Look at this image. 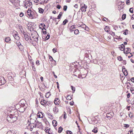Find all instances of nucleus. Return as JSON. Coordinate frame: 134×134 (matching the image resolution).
<instances>
[{
  "instance_id": "nucleus-4",
  "label": "nucleus",
  "mask_w": 134,
  "mask_h": 134,
  "mask_svg": "<svg viewBox=\"0 0 134 134\" xmlns=\"http://www.w3.org/2000/svg\"><path fill=\"white\" fill-rule=\"evenodd\" d=\"M30 14H31L30 15V17H32V19L36 18L38 16L37 13L34 10L31 11V13Z\"/></svg>"
},
{
  "instance_id": "nucleus-27",
  "label": "nucleus",
  "mask_w": 134,
  "mask_h": 134,
  "mask_svg": "<svg viewBox=\"0 0 134 134\" xmlns=\"http://www.w3.org/2000/svg\"><path fill=\"white\" fill-rule=\"evenodd\" d=\"M51 95V93L49 92H48L46 93V98H48Z\"/></svg>"
},
{
  "instance_id": "nucleus-9",
  "label": "nucleus",
  "mask_w": 134,
  "mask_h": 134,
  "mask_svg": "<svg viewBox=\"0 0 134 134\" xmlns=\"http://www.w3.org/2000/svg\"><path fill=\"white\" fill-rule=\"evenodd\" d=\"M35 127H36L40 129L42 127L43 125L41 122H40L37 121L36 123L35 124Z\"/></svg>"
},
{
  "instance_id": "nucleus-45",
  "label": "nucleus",
  "mask_w": 134,
  "mask_h": 134,
  "mask_svg": "<svg viewBox=\"0 0 134 134\" xmlns=\"http://www.w3.org/2000/svg\"><path fill=\"white\" fill-rule=\"evenodd\" d=\"M49 59H50V61H52L53 60L54 61V62H56L55 60H54L53 59L52 57L51 56H50L49 57Z\"/></svg>"
},
{
  "instance_id": "nucleus-3",
  "label": "nucleus",
  "mask_w": 134,
  "mask_h": 134,
  "mask_svg": "<svg viewBox=\"0 0 134 134\" xmlns=\"http://www.w3.org/2000/svg\"><path fill=\"white\" fill-rule=\"evenodd\" d=\"M31 36L34 39L35 41L36 42H37L38 41V38L39 35L37 32H34V34H31Z\"/></svg>"
},
{
  "instance_id": "nucleus-32",
  "label": "nucleus",
  "mask_w": 134,
  "mask_h": 134,
  "mask_svg": "<svg viewBox=\"0 0 134 134\" xmlns=\"http://www.w3.org/2000/svg\"><path fill=\"white\" fill-rule=\"evenodd\" d=\"M68 22V21L67 20L65 19L63 22V25H65Z\"/></svg>"
},
{
  "instance_id": "nucleus-31",
  "label": "nucleus",
  "mask_w": 134,
  "mask_h": 134,
  "mask_svg": "<svg viewBox=\"0 0 134 134\" xmlns=\"http://www.w3.org/2000/svg\"><path fill=\"white\" fill-rule=\"evenodd\" d=\"M6 134H15L14 132V131H9L7 132Z\"/></svg>"
},
{
  "instance_id": "nucleus-64",
  "label": "nucleus",
  "mask_w": 134,
  "mask_h": 134,
  "mask_svg": "<svg viewBox=\"0 0 134 134\" xmlns=\"http://www.w3.org/2000/svg\"><path fill=\"white\" fill-rule=\"evenodd\" d=\"M132 19H134V14L132 15V16L131 17Z\"/></svg>"
},
{
  "instance_id": "nucleus-51",
  "label": "nucleus",
  "mask_w": 134,
  "mask_h": 134,
  "mask_svg": "<svg viewBox=\"0 0 134 134\" xmlns=\"http://www.w3.org/2000/svg\"><path fill=\"white\" fill-rule=\"evenodd\" d=\"M122 72H127V71L126 70V69L125 68H124L122 69Z\"/></svg>"
},
{
  "instance_id": "nucleus-7",
  "label": "nucleus",
  "mask_w": 134,
  "mask_h": 134,
  "mask_svg": "<svg viewBox=\"0 0 134 134\" xmlns=\"http://www.w3.org/2000/svg\"><path fill=\"white\" fill-rule=\"evenodd\" d=\"M0 17L3 18L6 15V12L4 9H1L0 10Z\"/></svg>"
},
{
  "instance_id": "nucleus-25",
  "label": "nucleus",
  "mask_w": 134,
  "mask_h": 134,
  "mask_svg": "<svg viewBox=\"0 0 134 134\" xmlns=\"http://www.w3.org/2000/svg\"><path fill=\"white\" fill-rule=\"evenodd\" d=\"M38 9L39 13L42 14L43 13L44 10L42 8H38Z\"/></svg>"
},
{
  "instance_id": "nucleus-37",
  "label": "nucleus",
  "mask_w": 134,
  "mask_h": 134,
  "mask_svg": "<svg viewBox=\"0 0 134 134\" xmlns=\"http://www.w3.org/2000/svg\"><path fill=\"white\" fill-rule=\"evenodd\" d=\"M126 15L125 14H124L122 17V20H124L126 18Z\"/></svg>"
},
{
  "instance_id": "nucleus-54",
  "label": "nucleus",
  "mask_w": 134,
  "mask_h": 134,
  "mask_svg": "<svg viewBox=\"0 0 134 134\" xmlns=\"http://www.w3.org/2000/svg\"><path fill=\"white\" fill-rule=\"evenodd\" d=\"M39 62H40L39 60H37L36 62V64L37 65H39L40 64V63Z\"/></svg>"
},
{
  "instance_id": "nucleus-22",
  "label": "nucleus",
  "mask_w": 134,
  "mask_h": 134,
  "mask_svg": "<svg viewBox=\"0 0 134 134\" xmlns=\"http://www.w3.org/2000/svg\"><path fill=\"white\" fill-rule=\"evenodd\" d=\"M16 45L19 47V48L22 46L21 45L19 41H16Z\"/></svg>"
},
{
  "instance_id": "nucleus-41",
  "label": "nucleus",
  "mask_w": 134,
  "mask_h": 134,
  "mask_svg": "<svg viewBox=\"0 0 134 134\" xmlns=\"http://www.w3.org/2000/svg\"><path fill=\"white\" fill-rule=\"evenodd\" d=\"M118 59L119 61L122 60V58L121 56H119L118 57Z\"/></svg>"
},
{
  "instance_id": "nucleus-12",
  "label": "nucleus",
  "mask_w": 134,
  "mask_h": 134,
  "mask_svg": "<svg viewBox=\"0 0 134 134\" xmlns=\"http://www.w3.org/2000/svg\"><path fill=\"white\" fill-rule=\"evenodd\" d=\"M41 104L44 107H46L47 103V101L46 100L43 99L40 102Z\"/></svg>"
},
{
  "instance_id": "nucleus-55",
  "label": "nucleus",
  "mask_w": 134,
  "mask_h": 134,
  "mask_svg": "<svg viewBox=\"0 0 134 134\" xmlns=\"http://www.w3.org/2000/svg\"><path fill=\"white\" fill-rule=\"evenodd\" d=\"M53 74L54 75V77L55 78H57V76L55 74V73L54 71H53L52 72Z\"/></svg>"
},
{
  "instance_id": "nucleus-34",
  "label": "nucleus",
  "mask_w": 134,
  "mask_h": 134,
  "mask_svg": "<svg viewBox=\"0 0 134 134\" xmlns=\"http://www.w3.org/2000/svg\"><path fill=\"white\" fill-rule=\"evenodd\" d=\"M48 117L51 119L53 118V117L52 115L50 113L48 114Z\"/></svg>"
},
{
  "instance_id": "nucleus-16",
  "label": "nucleus",
  "mask_w": 134,
  "mask_h": 134,
  "mask_svg": "<svg viewBox=\"0 0 134 134\" xmlns=\"http://www.w3.org/2000/svg\"><path fill=\"white\" fill-rule=\"evenodd\" d=\"M43 116V113L41 112H39L37 114V116L39 118H42Z\"/></svg>"
},
{
  "instance_id": "nucleus-43",
  "label": "nucleus",
  "mask_w": 134,
  "mask_h": 134,
  "mask_svg": "<svg viewBox=\"0 0 134 134\" xmlns=\"http://www.w3.org/2000/svg\"><path fill=\"white\" fill-rule=\"evenodd\" d=\"M133 8H130L129 9V11L131 13H133Z\"/></svg>"
},
{
  "instance_id": "nucleus-42",
  "label": "nucleus",
  "mask_w": 134,
  "mask_h": 134,
  "mask_svg": "<svg viewBox=\"0 0 134 134\" xmlns=\"http://www.w3.org/2000/svg\"><path fill=\"white\" fill-rule=\"evenodd\" d=\"M50 37V35L49 33H48V34H47V36L46 37V40H48Z\"/></svg>"
},
{
  "instance_id": "nucleus-39",
  "label": "nucleus",
  "mask_w": 134,
  "mask_h": 134,
  "mask_svg": "<svg viewBox=\"0 0 134 134\" xmlns=\"http://www.w3.org/2000/svg\"><path fill=\"white\" fill-rule=\"evenodd\" d=\"M71 89L72 90L73 92L74 93L75 91V88L73 86H71Z\"/></svg>"
},
{
  "instance_id": "nucleus-57",
  "label": "nucleus",
  "mask_w": 134,
  "mask_h": 134,
  "mask_svg": "<svg viewBox=\"0 0 134 134\" xmlns=\"http://www.w3.org/2000/svg\"><path fill=\"white\" fill-rule=\"evenodd\" d=\"M118 8L119 9H121L122 8V5H119L118 6Z\"/></svg>"
},
{
  "instance_id": "nucleus-52",
  "label": "nucleus",
  "mask_w": 134,
  "mask_h": 134,
  "mask_svg": "<svg viewBox=\"0 0 134 134\" xmlns=\"http://www.w3.org/2000/svg\"><path fill=\"white\" fill-rule=\"evenodd\" d=\"M42 33L44 34H46L47 33L46 31H43V29H42Z\"/></svg>"
},
{
  "instance_id": "nucleus-56",
  "label": "nucleus",
  "mask_w": 134,
  "mask_h": 134,
  "mask_svg": "<svg viewBox=\"0 0 134 134\" xmlns=\"http://www.w3.org/2000/svg\"><path fill=\"white\" fill-rule=\"evenodd\" d=\"M57 8L58 9H60L61 8V6L59 5H58L57 6Z\"/></svg>"
},
{
  "instance_id": "nucleus-17",
  "label": "nucleus",
  "mask_w": 134,
  "mask_h": 134,
  "mask_svg": "<svg viewBox=\"0 0 134 134\" xmlns=\"http://www.w3.org/2000/svg\"><path fill=\"white\" fill-rule=\"evenodd\" d=\"M23 35L24 36L25 39L26 41H27L29 40V37L28 35L26 34H25L24 33H23Z\"/></svg>"
},
{
  "instance_id": "nucleus-21",
  "label": "nucleus",
  "mask_w": 134,
  "mask_h": 134,
  "mask_svg": "<svg viewBox=\"0 0 134 134\" xmlns=\"http://www.w3.org/2000/svg\"><path fill=\"white\" fill-rule=\"evenodd\" d=\"M75 27L74 25H72L71 26L69 29L70 30V32H73L74 31V29H75Z\"/></svg>"
},
{
  "instance_id": "nucleus-40",
  "label": "nucleus",
  "mask_w": 134,
  "mask_h": 134,
  "mask_svg": "<svg viewBox=\"0 0 134 134\" xmlns=\"http://www.w3.org/2000/svg\"><path fill=\"white\" fill-rule=\"evenodd\" d=\"M128 30L127 29H126L125 31L123 33V34L125 35H126L128 34Z\"/></svg>"
},
{
  "instance_id": "nucleus-38",
  "label": "nucleus",
  "mask_w": 134,
  "mask_h": 134,
  "mask_svg": "<svg viewBox=\"0 0 134 134\" xmlns=\"http://www.w3.org/2000/svg\"><path fill=\"white\" fill-rule=\"evenodd\" d=\"M129 115L130 118H132L133 117V114L131 113V112H130V113L129 114Z\"/></svg>"
},
{
  "instance_id": "nucleus-30",
  "label": "nucleus",
  "mask_w": 134,
  "mask_h": 134,
  "mask_svg": "<svg viewBox=\"0 0 134 134\" xmlns=\"http://www.w3.org/2000/svg\"><path fill=\"white\" fill-rule=\"evenodd\" d=\"M63 14V13L62 12H61L60 13L59 15L58 16L57 19H59L62 15Z\"/></svg>"
},
{
  "instance_id": "nucleus-63",
  "label": "nucleus",
  "mask_w": 134,
  "mask_h": 134,
  "mask_svg": "<svg viewBox=\"0 0 134 134\" xmlns=\"http://www.w3.org/2000/svg\"><path fill=\"white\" fill-rule=\"evenodd\" d=\"M41 25L43 27H44L46 26V25L44 23H42L41 24Z\"/></svg>"
},
{
  "instance_id": "nucleus-11",
  "label": "nucleus",
  "mask_w": 134,
  "mask_h": 134,
  "mask_svg": "<svg viewBox=\"0 0 134 134\" xmlns=\"http://www.w3.org/2000/svg\"><path fill=\"white\" fill-rule=\"evenodd\" d=\"M44 131L48 134H52V130L50 128L47 127L45 129Z\"/></svg>"
},
{
  "instance_id": "nucleus-6",
  "label": "nucleus",
  "mask_w": 134,
  "mask_h": 134,
  "mask_svg": "<svg viewBox=\"0 0 134 134\" xmlns=\"http://www.w3.org/2000/svg\"><path fill=\"white\" fill-rule=\"evenodd\" d=\"M10 1L14 6L16 7H18L17 5H19L20 2L19 0H10Z\"/></svg>"
},
{
  "instance_id": "nucleus-59",
  "label": "nucleus",
  "mask_w": 134,
  "mask_h": 134,
  "mask_svg": "<svg viewBox=\"0 0 134 134\" xmlns=\"http://www.w3.org/2000/svg\"><path fill=\"white\" fill-rule=\"evenodd\" d=\"M130 93H128L127 94V97L128 98L130 97Z\"/></svg>"
},
{
  "instance_id": "nucleus-18",
  "label": "nucleus",
  "mask_w": 134,
  "mask_h": 134,
  "mask_svg": "<svg viewBox=\"0 0 134 134\" xmlns=\"http://www.w3.org/2000/svg\"><path fill=\"white\" fill-rule=\"evenodd\" d=\"M60 100L58 98H56L55 99L54 102L55 104L56 105H58L59 104V102Z\"/></svg>"
},
{
  "instance_id": "nucleus-15",
  "label": "nucleus",
  "mask_w": 134,
  "mask_h": 134,
  "mask_svg": "<svg viewBox=\"0 0 134 134\" xmlns=\"http://www.w3.org/2000/svg\"><path fill=\"white\" fill-rule=\"evenodd\" d=\"M15 32L16 34H15V35H13V36L15 39L19 40L20 39V37L18 35V32L16 31H15Z\"/></svg>"
},
{
  "instance_id": "nucleus-10",
  "label": "nucleus",
  "mask_w": 134,
  "mask_h": 134,
  "mask_svg": "<svg viewBox=\"0 0 134 134\" xmlns=\"http://www.w3.org/2000/svg\"><path fill=\"white\" fill-rule=\"evenodd\" d=\"M6 82V81L3 77H0V86L5 84Z\"/></svg>"
},
{
  "instance_id": "nucleus-23",
  "label": "nucleus",
  "mask_w": 134,
  "mask_h": 134,
  "mask_svg": "<svg viewBox=\"0 0 134 134\" xmlns=\"http://www.w3.org/2000/svg\"><path fill=\"white\" fill-rule=\"evenodd\" d=\"M5 40L6 42H8L10 41L11 39L10 38V37H8L5 38Z\"/></svg>"
},
{
  "instance_id": "nucleus-36",
  "label": "nucleus",
  "mask_w": 134,
  "mask_h": 134,
  "mask_svg": "<svg viewBox=\"0 0 134 134\" xmlns=\"http://www.w3.org/2000/svg\"><path fill=\"white\" fill-rule=\"evenodd\" d=\"M32 10H29V9L27 11V15H29L30 16V13H31V12Z\"/></svg>"
},
{
  "instance_id": "nucleus-26",
  "label": "nucleus",
  "mask_w": 134,
  "mask_h": 134,
  "mask_svg": "<svg viewBox=\"0 0 134 134\" xmlns=\"http://www.w3.org/2000/svg\"><path fill=\"white\" fill-rule=\"evenodd\" d=\"M58 109L56 107H55L54 108H53V111L54 113H57L58 112Z\"/></svg>"
},
{
  "instance_id": "nucleus-29",
  "label": "nucleus",
  "mask_w": 134,
  "mask_h": 134,
  "mask_svg": "<svg viewBox=\"0 0 134 134\" xmlns=\"http://www.w3.org/2000/svg\"><path fill=\"white\" fill-rule=\"evenodd\" d=\"M109 27L108 26H106L104 28V30L105 31L107 32H108L109 30Z\"/></svg>"
},
{
  "instance_id": "nucleus-28",
  "label": "nucleus",
  "mask_w": 134,
  "mask_h": 134,
  "mask_svg": "<svg viewBox=\"0 0 134 134\" xmlns=\"http://www.w3.org/2000/svg\"><path fill=\"white\" fill-rule=\"evenodd\" d=\"M63 129L62 127L60 126V127L59 128L58 130V132L59 133H61L62 131L63 130Z\"/></svg>"
},
{
  "instance_id": "nucleus-24",
  "label": "nucleus",
  "mask_w": 134,
  "mask_h": 134,
  "mask_svg": "<svg viewBox=\"0 0 134 134\" xmlns=\"http://www.w3.org/2000/svg\"><path fill=\"white\" fill-rule=\"evenodd\" d=\"M52 124L54 126H56L57 124V122L55 120H54L53 121Z\"/></svg>"
},
{
  "instance_id": "nucleus-50",
  "label": "nucleus",
  "mask_w": 134,
  "mask_h": 134,
  "mask_svg": "<svg viewBox=\"0 0 134 134\" xmlns=\"http://www.w3.org/2000/svg\"><path fill=\"white\" fill-rule=\"evenodd\" d=\"M130 0H127L126 1V4L127 5H129L130 4Z\"/></svg>"
},
{
  "instance_id": "nucleus-13",
  "label": "nucleus",
  "mask_w": 134,
  "mask_h": 134,
  "mask_svg": "<svg viewBox=\"0 0 134 134\" xmlns=\"http://www.w3.org/2000/svg\"><path fill=\"white\" fill-rule=\"evenodd\" d=\"M24 6L26 8L27 6H28V5L29 3L31 4V2L30 1H24Z\"/></svg>"
},
{
  "instance_id": "nucleus-58",
  "label": "nucleus",
  "mask_w": 134,
  "mask_h": 134,
  "mask_svg": "<svg viewBox=\"0 0 134 134\" xmlns=\"http://www.w3.org/2000/svg\"><path fill=\"white\" fill-rule=\"evenodd\" d=\"M122 63L123 64L125 65L126 63V61L125 60H123Z\"/></svg>"
},
{
  "instance_id": "nucleus-48",
  "label": "nucleus",
  "mask_w": 134,
  "mask_h": 134,
  "mask_svg": "<svg viewBox=\"0 0 134 134\" xmlns=\"http://www.w3.org/2000/svg\"><path fill=\"white\" fill-rule=\"evenodd\" d=\"M66 133L67 134H71L72 132L71 131L68 130L66 131Z\"/></svg>"
},
{
  "instance_id": "nucleus-1",
  "label": "nucleus",
  "mask_w": 134,
  "mask_h": 134,
  "mask_svg": "<svg viewBox=\"0 0 134 134\" xmlns=\"http://www.w3.org/2000/svg\"><path fill=\"white\" fill-rule=\"evenodd\" d=\"M18 116V112L15 114H10L8 116L7 118V120L9 122L13 123L16 121L17 119V117Z\"/></svg>"
},
{
  "instance_id": "nucleus-5",
  "label": "nucleus",
  "mask_w": 134,
  "mask_h": 134,
  "mask_svg": "<svg viewBox=\"0 0 134 134\" xmlns=\"http://www.w3.org/2000/svg\"><path fill=\"white\" fill-rule=\"evenodd\" d=\"M81 8L80 10H81L82 12H85L86 9L87 8V6L83 3H82L80 4Z\"/></svg>"
},
{
  "instance_id": "nucleus-33",
  "label": "nucleus",
  "mask_w": 134,
  "mask_h": 134,
  "mask_svg": "<svg viewBox=\"0 0 134 134\" xmlns=\"http://www.w3.org/2000/svg\"><path fill=\"white\" fill-rule=\"evenodd\" d=\"M66 98L67 100H70L71 99L70 96L69 95H68Z\"/></svg>"
},
{
  "instance_id": "nucleus-19",
  "label": "nucleus",
  "mask_w": 134,
  "mask_h": 134,
  "mask_svg": "<svg viewBox=\"0 0 134 134\" xmlns=\"http://www.w3.org/2000/svg\"><path fill=\"white\" fill-rule=\"evenodd\" d=\"M125 45L124 44H122L121 46V47H119V48L120 49V50L121 51H125Z\"/></svg>"
},
{
  "instance_id": "nucleus-14",
  "label": "nucleus",
  "mask_w": 134,
  "mask_h": 134,
  "mask_svg": "<svg viewBox=\"0 0 134 134\" xmlns=\"http://www.w3.org/2000/svg\"><path fill=\"white\" fill-rule=\"evenodd\" d=\"M125 49L124 51V53L125 54H127L130 53V48H125Z\"/></svg>"
},
{
  "instance_id": "nucleus-62",
  "label": "nucleus",
  "mask_w": 134,
  "mask_h": 134,
  "mask_svg": "<svg viewBox=\"0 0 134 134\" xmlns=\"http://www.w3.org/2000/svg\"><path fill=\"white\" fill-rule=\"evenodd\" d=\"M123 73L125 76H127V75H128L127 72H123Z\"/></svg>"
},
{
  "instance_id": "nucleus-35",
  "label": "nucleus",
  "mask_w": 134,
  "mask_h": 134,
  "mask_svg": "<svg viewBox=\"0 0 134 134\" xmlns=\"http://www.w3.org/2000/svg\"><path fill=\"white\" fill-rule=\"evenodd\" d=\"M74 34L76 35H77L79 34V31L78 29H76L75 30L74 32Z\"/></svg>"
},
{
  "instance_id": "nucleus-44",
  "label": "nucleus",
  "mask_w": 134,
  "mask_h": 134,
  "mask_svg": "<svg viewBox=\"0 0 134 134\" xmlns=\"http://www.w3.org/2000/svg\"><path fill=\"white\" fill-rule=\"evenodd\" d=\"M47 105H51L52 103V102H48V101H47Z\"/></svg>"
},
{
  "instance_id": "nucleus-47",
  "label": "nucleus",
  "mask_w": 134,
  "mask_h": 134,
  "mask_svg": "<svg viewBox=\"0 0 134 134\" xmlns=\"http://www.w3.org/2000/svg\"><path fill=\"white\" fill-rule=\"evenodd\" d=\"M67 8V6L66 5H64L63 7V10L64 11H66Z\"/></svg>"
},
{
  "instance_id": "nucleus-8",
  "label": "nucleus",
  "mask_w": 134,
  "mask_h": 134,
  "mask_svg": "<svg viewBox=\"0 0 134 134\" xmlns=\"http://www.w3.org/2000/svg\"><path fill=\"white\" fill-rule=\"evenodd\" d=\"M37 118L36 116H33L32 118L30 119V122L31 124H34L36 122Z\"/></svg>"
},
{
  "instance_id": "nucleus-46",
  "label": "nucleus",
  "mask_w": 134,
  "mask_h": 134,
  "mask_svg": "<svg viewBox=\"0 0 134 134\" xmlns=\"http://www.w3.org/2000/svg\"><path fill=\"white\" fill-rule=\"evenodd\" d=\"M92 132H94L95 133H96L97 132V130L96 129H94L92 130Z\"/></svg>"
},
{
  "instance_id": "nucleus-53",
  "label": "nucleus",
  "mask_w": 134,
  "mask_h": 134,
  "mask_svg": "<svg viewBox=\"0 0 134 134\" xmlns=\"http://www.w3.org/2000/svg\"><path fill=\"white\" fill-rule=\"evenodd\" d=\"M24 14L22 12H21L19 16L20 17H22L24 16Z\"/></svg>"
},
{
  "instance_id": "nucleus-60",
  "label": "nucleus",
  "mask_w": 134,
  "mask_h": 134,
  "mask_svg": "<svg viewBox=\"0 0 134 134\" xmlns=\"http://www.w3.org/2000/svg\"><path fill=\"white\" fill-rule=\"evenodd\" d=\"M129 126V125L128 124H125L124 127H126V128H128Z\"/></svg>"
},
{
  "instance_id": "nucleus-61",
  "label": "nucleus",
  "mask_w": 134,
  "mask_h": 134,
  "mask_svg": "<svg viewBox=\"0 0 134 134\" xmlns=\"http://www.w3.org/2000/svg\"><path fill=\"white\" fill-rule=\"evenodd\" d=\"M131 80L132 82H134V77H132L131 78Z\"/></svg>"
},
{
  "instance_id": "nucleus-49",
  "label": "nucleus",
  "mask_w": 134,
  "mask_h": 134,
  "mask_svg": "<svg viewBox=\"0 0 134 134\" xmlns=\"http://www.w3.org/2000/svg\"><path fill=\"white\" fill-rule=\"evenodd\" d=\"M57 49L56 48H54L52 50L53 52L54 53H55L57 51Z\"/></svg>"
},
{
  "instance_id": "nucleus-20",
  "label": "nucleus",
  "mask_w": 134,
  "mask_h": 134,
  "mask_svg": "<svg viewBox=\"0 0 134 134\" xmlns=\"http://www.w3.org/2000/svg\"><path fill=\"white\" fill-rule=\"evenodd\" d=\"M31 125L30 124H29L28 126V127L30 128V130L31 131H32L33 129L35 127V125Z\"/></svg>"
},
{
  "instance_id": "nucleus-2",
  "label": "nucleus",
  "mask_w": 134,
  "mask_h": 134,
  "mask_svg": "<svg viewBox=\"0 0 134 134\" xmlns=\"http://www.w3.org/2000/svg\"><path fill=\"white\" fill-rule=\"evenodd\" d=\"M19 105L20 106V107L18 108L19 109V111L21 112H23L25 110L27 107L24 104L21 103V104H19Z\"/></svg>"
}]
</instances>
